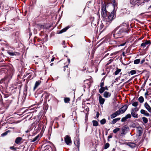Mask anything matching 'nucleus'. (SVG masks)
<instances>
[{
  "label": "nucleus",
  "mask_w": 151,
  "mask_h": 151,
  "mask_svg": "<svg viewBox=\"0 0 151 151\" xmlns=\"http://www.w3.org/2000/svg\"><path fill=\"white\" fill-rule=\"evenodd\" d=\"M114 15V12H112L106 19V21L108 22H110L115 18Z\"/></svg>",
  "instance_id": "f257e3e1"
},
{
  "label": "nucleus",
  "mask_w": 151,
  "mask_h": 151,
  "mask_svg": "<svg viewBox=\"0 0 151 151\" xmlns=\"http://www.w3.org/2000/svg\"><path fill=\"white\" fill-rule=\"evenodd\" d=\"M101 15L103 17H105L106 16V6L105 5L103 4L101 7Z\"/></svg>",
  "instance_id": "f03ea898"
},
{
  "label": "nucleus",
  "mask_w": 151,
  "mask_h": 151,
  "mask_svg": "<svg viewBox=\"0 0 151 151\" xmlns=\"http://www.w3.org/2000/svg\"><path fill=\"white\" fill-rule=\"evenodd\" d=\"M126 32V30H124V29H121L119 30L117 33L114 34V37L116 38H118L122 33Z\"/></svg>",
  "instance_id": "7ed1b4c3"
},
{
  "label": "nucleus",
  "mask_w": 151,
  "mask_h": 151,
  "mask_svg": "<svg viewBox=\"0 0 151 151\" xmlns=\"http://www.w3.org/2000/svg\"><path fill=\"white\" fill-rule=\"evenodd\" d=\"M65 142L68 145H70L71 143V140L70 137L68 135H66L65 138Z\"/></svg>",
  "instance_id": "20e7f679"
},
{
  "label": "nucleus",
  "mask_w": 151,
  "mask_h": 151,
  "mask_svg": "<svg viewBox=\"0 0 151 151\" xmlns=\"http://www.w3.org/2000/svg\"><path fill=\"white\" fill-rule=\"evenodd\" d=\"M128 108V106L126 105L122 107L119 110L121 114L124 113Z\"/></svg>",
  "instance_id": "39448f33"
},
{
  "label": "nucleus",
  "mask_w": 151,
  "mask_h": 151,
  "mask_svg": "<svg viewBox=\"0 0 151 151\" xmlns=\"http://www.w3.org/2000/svg\"><path fill=\"white\" fill-rule=\"evenodd\" d=\"M128 129V127L126 126L123 127L122 129L121 134H125L126 133V132L127 131Z\"/></svg>",
  "instance_id": "423d86ee"
},
{
  "label": "nucleus",
  "mask_w": 151,
  "mask_h": 151,
  "mask_svg": "<svg viewBox=\"0 0 151 151\" xmlns=\"http://www.w3.org/2000/svg\"><path fill=\"white\" fill-rule=\"evenodd\" d=\"M74 143L76 146L79 148L80 146V139L78 138H77L74 141Z\"/></svg>",
  "instance_id": "0eeeda50"
},
{
  "label": "nucleus",
  "mask_w": 151,
  "mask_h": 151,
  "mask_svg": "<svg viewBox=\"0 0 151 151\" xmlns=\"http://www.w3.org/2000/svg\"><path fill=\"white\" fill-rule=\"evenodd\" d=\"M99 100L101 105H102L104 104L105 101V99L102 98L100 95L99 97Z\"/></svg>",
  "instance_id": "6e6552de"
},
{
  "label": "nucleus",
  "mask_w": 151,
  "mask_h": 151,
  "mask_svg": "<svg viewBox=\"0 0 151 151\" xmlns=\"http://www.w3.org/2000/svg\"><path fill=\"white\" fill-rule=\"evenodd\" d=\"M140 113L146 116H150L149 114L147 111L144 109H141L140 110Z\"/></svg>",
  "instance_id": "1a4fd4ad"
},
{
  "label": "nucleus",
  "mask_w": 151,
  "mask_h": 151,
  "mask_svg": "<svg viewBox=\"0 0 151 151\" xmlns=\"http://www.w3.org/2000/svg\"><path fill=\"white\" fill-rule=\"evenodd\" d=\"M111 95V93L107 91H105L103 94L104 97L106 98L109 97H110Z\"/></svg>",
  "instance_id": "9d476101"
},
{
  "label": "nucleus",
  "mask_w": 151,
  "mask_h": 151,
  "mask_svg": "<svg viewBox=\"0 0 151 151\" xmlns=\"http://www.w3.org/2000/svg\"><path fill=\"white\" fill-rule=\"evenodd\" d=\"M131 114L132 116L134 118H137L138 117V115L136 112L134 111L133 110H131Z\"/></svg>",
  "instance_id": "9b49d317"
},
{
  "label": "nucleus",
  "mask_w": 151,
  "mask_h": 151,
  "mask_svg": "<svg viewBox=\"0 0 151 151\" xmlns=\"http://www.w3.org/2000/svg\"><path fill=\"white\" fill-rule=\"evenodd\" d=\"M8 54L10 55H19V53L17 52H9Z\"/></svg>",
  "instance_id": "f8f14e48"
},
{
  "label": "nucleus",
  "mask_w": 151,
  "mask_h": 151,
  "mask_svg": "<svg viewBox=\"0 0 151 151\" xmlns=\"http://www.w3.org/2000/svg\"><path fill=\"white\" fill-rule=\"evenodd\" d=\"M105 90H108L107 87L106 86L105 87H102L99 90V92L100 93H102L104 92Z\"/></svg>",
  "instance_id": "ddd939ff"
},
{
  "label": "nucleus",
  "mask_w": 151,
  "mask_h": 151,
  "mask_svg": "<svg viewBox=\"0 0 151 151\" xmlns=\"http://www.w3.org/2000/svg\"><path fill=\"white\" fill-rule=\"evenodd\" d=\"M41 83V81H37L35 83V86L34 88V90H35L36 88L39 86Z\"/></svg>",
  "instance_id": "4468645a"
},
{
  "label": "nucleus",
  "mask_w": 151,
  "mask_h": 151,
  "mask_svg": "<svg viewBox=\"0 0 151 151\" xmlns=\"http://www.w3.org/2000/svg\"><path fill=\"white\" fill-rule=\"evenodd\" d=\"M22 140V138L21 137H18L16 139L15 142L17 144H19Z\"/></svg>",
  "instance_id": "2eb2a0df"
},
{
  "label": "nucleus",
  "mask_w": 151,
  "mask_h": 151,
  "mask_svg": "<svg viewBox=\"0 0 151 151\" xmlns=\"http://www.w3.org/2000/svg\"><path fill=\"white\" fill-rule=\"evenodd\" d=\"M127 145L131 148H134L135 146V143L132 142H129L127 144Z\"/></svg>",
  "instance_id": "dca6fc26"
},
{
  "label": "nucleus",
  "mask_w": 151,
  "mask_h": 151,
  "mask_svg": "<svg viewBox=\"0 0 151 151\" xmlns=\"http://www.w3.org/2000/svg\"><path fill=\"white\" fill-rule=\"evenodd\" d=\"M120 118H117L114 119L111 122V124H115L117 121L120 120Z\"/></svg>",
  "instance_id": "f3484780"
},
{
  "label": "nucleus",
  "mask_w": 151,
  "mask_h": 151,
  "mask_svg": "<svg viewBox=\"0 0 151 151\" xmlns=\"http://www.w3.org/2000/svg\"><path fill=\"white\" fill-rule=\"evenodd\" d=\"M69 28V26H67L65 27L60 31L59 32L60 33H62L63 32H65Z\"/></svg>",
  "instance_id": "a211bd4d"
},
{
  "label": "nucleus",
  "mask_w": 151,
  "mask_h": 151,
  "mask_svg": "<svg viewBox=\"0 0 151 151\" xmlns=\"http://www.w3.org/2000/svg\"><path fill=\"white\" fill-rule=\"evenodd\" d=\"M138 101L141 103H142L144 102V99L142 96H140L138 98Z\"/></svg>",
  "instance_id": "6ab92c4d"
},
{
  "label": "nucleus",
  "mask_w": 151,
  "mask_h": 151,
  "mask_svg": "<svg viewBox=\"0 0 151 151\" xmlns=\"http://www.w3.org/2000/svg\"><path fill=\"white\" fill-rule=\"evenodd\" d=\"M92 122L94 126H96L98 125V122L96 120H93Z\"/></svg>",
  "instance_id": "aec40b11"
},
{
  "label": "nucleus",
  "mask_w": 151,
  "mask_h": 151,
  "mask_svg": "<svg viewBox=\"0 0 151 151\" xmlns=\"http://www.w3.org/2000/svg\"><path fill=\"white\" fill-rule=\"evenodd\" d=\"M142 120L143 122L145 123H146L148 122L147 119L145 117H143L142 118Z\"/></svg>",
  "instance_id": "412c9836"
},
{
  "label": "nucleus",
  "mask_w": 151,
  "mask_h": 151,
  "mask_svg": "<svg viewBox=\"0 0 151 151\" xmlns=\"http://www.w3.org/2000/svg\"><path fill=\"white\" fill-rule=\"evenodd\" d=\"M140 62V60L139 59H138L135 60L134 61V63L135 64H138Z\"/></svg>",
  "instance_id": "4be33fe9"
},
{
  "label": "nucleus",
  "mask_w": 151,
  "mask_h": 151,
  "mask_svg": "<svg viewBox=\"0 0 151 151\" xmlns=\"http://www.w3.org/2000/svg\"><path fill=\"white\" fill-rule=\"evenodd\" d=\"M120 129L119 128L117 127L113 130V132L114 133H116L117 132L119 131Z\"/></svg>",
  "instance_id": "5701e85b"
},
{
  "label": "nucleus",
  "mask_w": 151,
  "mask_h": 151,
  "mask_svg": "<svg viewBox=\"0 0 151 151\" xmlns=\"http://www.w3.org/2000/svg\"><path fill=\"white\" fill-rule=\"evenodd\" d=\"M106 120L105 119H103L100 121V123L101 124H104L106 123Z\"/></svg>",
  "instance_id": "b1692460"
},
{
  "label": "nucleus",
  "mask_w": 151,
  "mask_h": 151,
  "mask_svg": "<svg viewBox=\"0 0 151 151\" xmlns=\"http://www.w3.org/2000/svg\"><path fill=\"white\" fill-rule=\"evenodd\" d=\"M132 106H133L137 107L138 105V102H135L132 103Z\"/></svg>",
  "instance_id": "393cba45"
},
{
  "label": "nucleus",
  "mask_w": 151,
  "mask_h": 151,
  "mask_svg": "<svg viewBox=\"0 0 151 151\" xmlns=\"http://www.w3.org/2000/svg\"><path fill=\"white\" fill-rule=\"evenodd\" d=\"M121 71V69H118L114 73L115 75H116L119 74V73Z\"/></svg>",
  "instance_id": "a878e982"
},
{
  "label": "nucleus",
  "mask_w": 151,
  "mask_h": 151,
  "mask_svg": "<svg viewBox=\"0 0 151 151\" xmlns=\"http://www.w3.org/2000/svg\"><path fill=\"white\" fill-rule=\"evenodd\" d=\"M39 136L38 135H37V136H36L32 140V142H34L35 141H36L37 140H38V138H39Z\"/></svg>",
  "instance_id": "bb28decb"
},
{
  "label": "nucleus",
  "mask_w": 151,
  "mask_h": 151,
  "mask_svg": "<svg viewBox=\"0 0 151 151\" xmlns=\"http://www.w3.org/2000/svg\"><path fill=\"white\" fill-rule=\"evenodd\" d=\"M136 70H131L129 73H130L132 75H133L135 74L136 73Z\"/></svg>",
  "instance_id": "cd10ccee"
},
{
  "label": "nucleus",
  "mask_w": 151,
  "mask_h": 151,
  "mask_svg": "<svg viewBox=\"0 0 151 151\" xmlns=\"http://www.w3.org/2000/svg\"><path fill=\"white\" fill-rule=\"evenodd\" d=\"M139 110V109L137 107H135L134 108H132L131 110H133L134 111L136 112L137 111Z\"/></svg>",
  "instance_id": "c85d7f7f"
},
{
  "label": "nucleus",
  "mask_w": 151,
  "mask_h": 151,
  "mask_svg": "<svg viewBox=\"0 0 151 151\" xmlns=\"http://www.w3.org/2000/svg\"><path fill=\"white\" fill-rule=\"evenodd\" d=\"M70 100V99L69 98H65L64 99V102L65 103H68V102H69Z\"/></svg>",
  "instance_id": "c756f323"
},
{
  "label": "nucleus",
  "mask_w": 151,
  "mask_h": 151,
  "mask_svg": "<svg viewBox=\"0 0 151 151\" xmlns=\"http://www.w3.org/2000/svg\"><path fill=\"white\" fill-rule=\"evenodd\" d=\"M109 144L108 143H106L105 144L104 148L105 149H106L108 148L109 147Z\"/></svg>",
  "instance_id": "7c9ffc66"
},
{
  "label": "nucleus",
  "mask_w": 151,
  "mask_h": 151,
  "mask_svg": "<svg viewBox=\"0 0 151 151\" xmlns=\"http://www.w3.org/2000/svg\"><path fill=\"white\" fill-rule=\"evenodd\" d=\"M114 113L116 115V116L121 114L119 110L115 111Z\"/></svg>",
  "instance_id": "2f4dec72"
},
{
  "label": "nucleus",
  "mask_w": 151,
  "mask_h": 151,
  "mask_svg": "<svg viewBox=\"0 0 151 151\" xmlns=\"http://www.w3.org/2000/svg\"><path fill=\"white\" fill-rule=\"evenodd\" d=\"M104 81L103 80H102L101 81V83H100V87H102L104 86Z\"/></svg>",
  "instance_id": "473e14b6"
},
{
  "label": "nucleus",
  "mask_w": 151,
  "mask_h": 151,
  "mask_svg": "<svg viewBox=\"0 0 151 151\" xmlns=\"http://www.w3.org/2000/svg\"><path fill=\"white\" fill-rule=\"evenodd\" d=\"M116 115L114 113L111 115V119H113L116 117Z\"/></svg>",
  "instance_id": "72a5a7b5"
},
{
  "label": "nucleus",
  "mask_w": 151,
  "mask_h": 151,
  "mask_svg": "<svg viewBox=\"0 0 151 151\" xmlns=\"http://www.w3.org/2000/svg\"><path fill=\"white\" fill-rule=\"evenodd\" d=\"M125 117L127 119L130 118L131 117V115L130 114H128L125 116Z\"/></svg>",
  "instance_id": "f704fd0d"
},
{
  "label": "nucleus",
  "mask_w": 151,
  "mask_h": 151,
  "mask_svg": "<svg viewBox=\"0 0 151 151\" xmlns=\"http://www.w3.org/2000/svg\"><path fill=\"white\" fill-rule=\"evenodd\" d=\"M8 132H9V131H7L4 132V133H3L2 134L1 136H6V135L7 134Z\"/></svg>",
  "instance_id": "c9c22d12"
},
{
  "label": "nucleus",
  "mask_w": 151,
  "mask_h": 151,
  "mask_svg": "<svg viewBox=\"0 0 151 151\" xmlns=\"http://www.w3.org/2000/svg\"><path fill=\"white\" fill-rule=\"evenodd\" d=\"M127 119L126 118V117L125 116V117L122 118V119L121 121L122 122H124Z\"/></svg>",
  "instance_id": "e433bc0d"
},
{
  "label": "nucleus",
  "mask_w": 151,
  "mask_h": 151,
  "mask_svg": "<svg viewBox=\"0 0 151 151\" xmlns=\"http://www.w3.org/2000/svg\"><path fill=\"white\" fill-rule=\"evenodd\" d=\"M138 133L139 136H140L142 133V131L140 130H138Z\"/></svg>",
  "instance_id": "4c0bfd02"
},
{
  "label": "nucleus",
  "mask_w": 151,
  "mask_h": 151,
  "mask_svg": "<svg viewBox=\"0 0 151 151\" xmlns=\"http://www.w3.org/2000/svg\"><path fill=\"white\" fill-rule=\"evenodd\" d=\"M141 46L143 48H145L146 46V44L145 43H142L141 45Z\"/></svg>",
  "instance_id": "58836bf2"
},
{
  "label": "nucleus",
  "mask_w": 151,
  "mask_h": 151,
  "mask_svg": "<svg viewBox=\"0 0 151 151\" xmlns=\"http://www.w3.org/2000/svg\"><path fill=\"white\" fill-rule=\"evenodd\" d=\"M10 148L14 150H16V148L14 146L10 147Z\"/></svg>",
  "instance_id": "ea45409f"
},
{
  "label": "nucleus",
  "mask_w": 151,
  "mask_h": 151,
  "mask_svg": "<svg viewBox=\"0 0 151 151\" xmlns=\"http://www.w3.org/2000/svg\"><path fill=\"white\" fill-rule=\"evenodd\" d=\"M108 141H109V139H110V138H111L112 137V136L111 135H109V136H108Z\"/></svg>",
  "instance_id": "a19ab883"
},
{
  "label": "nucleus",
  "mask_w": 151,
  "mask_h": 151,
  "mask_svg": "<svg viewBox=\"0 0 151 151\" xmlns=\"http://www.w3.org/2000/svg\"><path fill=\"white\" fill-rule=\"evenodd\" d=\"M99 113L98 112H97L96 114V116L97 118H98L99 117Z\"/></svg>",
  "instance_id": "79ce46f5"
},
{
  "label": "nucleus",
  "mask_w": 151,
  "mask_h": 151,
  "mask_svg": "<svg viewBox=\"0 0 151 151\" xmlns=\"http://www.w3.org/2000/svg\"><path fill=\"white\" fill-rule=\"evenodd\" d=\"M148 92L147 91L145 93V96H146V97H147V96H148Z\"/></svg>",
  "instance_id": "37998d69"
},
{
  "label": "nucleus",
  "mask_w": 151,
  "mask_h": 151,
  "mask_svg": "<svg viewBox=\"0 0 151 151\" xmlns=\"http://www.w3.org/2000/svg\"><path fill=\"white\" fill-rule=\"evenodd\" d=\"M117 52H114V53L111 54V55H116L117 54Z\"/></svg>",
  "instance_id": "c03bdc74"
},
{
  "label": "nucleus",
  "mask_w": 151,
  "mask_h": 151,
  "mask_svg": "<svg viewBox=\"0 0 151 151\" xmlns=\"http://www.w3.org/2000/svg\"><path fill=\"white\" fill-rule=\"evenodd\" d=\"M29 116V119H30V118H32V116L31 115H30H30H27V117H28Z\"/></svg>",
  "instance_id": "a18cd8bd"
},
{
  "label": "nucleus",
  "mask_w": 151,
  "mask_h": 151,
  "mask_svg": "<svg viewBox=\"0 0 151 151\" xmlns=\"http://www.w3.org/2000/svg\"><path fill=\"white\" fill-rule=\"evenodd\" d=\"M145 61V60L144 59H143L141 61V63L142 64Z\"/></svg>",
  "instance_id": "49530a36"
},
{
  "label": "nucleus",
  "mask_w": 151,
  "mask_h": 151,
  "mask_svg": "<svg viewBox=\"0 0 151 151\" xmlns=\"http://www.w3.org/2000/svg\"><path fill=\"white\" fill-rule=\"evenodd\" d=\"M145 43L146 45H147L150 43V42H149V41H147L146 42H145Z\"/></svg>",
  "instance_id": "de8ad7c7"
},
{
  "label": "nucleus",
  "mask_w": 151,
  "mask_h": 151,
  "mask_svg": "<svg viewBox=\"0 0 151 151\" xmlns=\"http://www.w3.org/2000/svg\"><path fill=\"white\" fill-rule=\"evenodd\" d=\"M45 96L47 97H48L49 96V94L48 93H46L45 94Z\"/></svg>",
  "instance_id": "09e8293b"
},
{
  "label": "nucleus",
  "mask_w": 151,
  "mask_h": 151,
  "mask_svg": "<svg viewBox=\"0 0 151 151\" xmlns=\"http://www.w3.org/2000/svg\"><path fill=\"white\" fill-rule=\"evenodd\" d=\"M54 59H55V58H52L51 59V62H52V61H53L54 60Z\"/></svg>",
  "instance_id": "8fccbe9b"
},
{
  "label": "nucleus",
  "mask_w": 151,
  "mask_h": 151,
  "mask_svg": "<svg viewBox=\"0 0 151 151\" xmlns=\"http://www.w3.org/2000/svg\"><path fill=\"white\" fill-rule=\"evenodd\" d=\"M68 62L69 63H70V60L69 59H68Z\"/></svg>",
  "instance_id": "3c124183"
},
{
  "label": "nucleus",
  "mask_w": 151,
  "mask_h": 151,
  "mask_svg": "<svg viewBox=\"0 0 151 151\" xmlns=\"http://www.w3.org/2000/svg\"><path fill=\"white\" fill-rule=\"evenodd\" d=\"M29 75V76H31L30 74V73H28L27 74H26V76L28 75V76Z\"/></svg>",
  "instance_id": "603ef678"
},
{
  "label": "nucleus",
  "mask_w": 151,
  "mask_h": 151,
  "mask_svg": "<svg viewBox=\"0 0 151 151\" xmlns=\"http://www.w3.org/2000/svg\"><path fill=\"white\" fill-rule=\"evenodd\" d=\"M28 111V109H26V110H25V111H24V112H23V113H25V112H27Z\"/></svg>",
  "instance_id": "864d4df0"
},
{
  "label": "nucleus",
  "mask_w": 151,
  "mask_h": 151,
  "mask_svg": "<svg viewBox=\"0 0 151 151\" xmlns=\"http://www.w3.org/2000/svg\"><path fill=\"white\" fill-rule=\"evenodd\" d=\"M125 44V43H124V44L121 45V46H124V45Z\"/></svg>",
  "instance_id": "5fc2aeb1"
},
{
  "label": "nucleus",
  "mask_w": 151,
  "mask_h": 151,
  "mask_svg": "<svg viewBox=\"0 0 151 151\" xmlns=\"http://www.w3.org/2000/svg\"><path fill=\"white\" fill-rule=\"evenodd\" d=\"M29 132V130H27V131H26V132L27 133H28V132Z\"/></svg>",
  "instance_id": "6e6d98bb"
},
{
  "label": "nucleus",
  "mask_w": 151,
  "mask_h": 151,
  "mask_svg": "<svg viewBox=\"0 0 151 151\" xmlns=\"http://www.w3.org/2000/svg\"><path fill=\"white\" fill-rule=\"evenodd\" d=\"M122 81H124V79H122Z\"/></svg>",
  "instance_id": "4d7b16f0"
},
{
  "label": "nucleus",
  "mask_w": 151,
  "mask_h": 151,
  "mask_svg": "<svg viewBox=\"0 0 151 151\" xmlns=\"http://www.w3.org/2000/svg\"><path fill=\"white\" fill-rule=\"evenodd\" d=\"M53 64V63H51V64H50V65H51V66H52V65Z\"/></svg>",
  "instance_id": "13d9d810"
},
{
  "label": "nucleus",
  "mask_w": 151,
  "mask_h": 151,
  "mask_svg": "<svg viewBox=\"0 0 151 151\" xmlns=\"http://www.w3.org/2000/svg\"><path fill=\"white\" fill-rule=\"evenodd\" d=\"M30 76H28V78H30Z\"/></svg>",
  "instance_id": "bf43d9fd"
},
{
  "label": "nucleus",
  "mask_w": 151,
  "mask_h": 151,
  "mask_svg": "<svg viewBox=\"0 0 151 151\" xmlns=\"http://www.w3.org/2000/svg\"><path fill=\"white\" fill-rule=\"evenodd\" d=\"M107 134V132H106V135Z\"/></svg>",
  "instance_id": "052dcab7"
},
{
  "label": "nucleus",
  "mask_w": 151,
  "mask_h": 151,
  "mask_svg": "<svg viewBox=\"0 0 151 151\" xmlns=\"http://www.w3.org/2000/svg\"><path fill=\"white\" fill-rule=\"evenodd\" d=\"M151 85V83H150V84H149V85H150H150Z\"/></svg>",
  "instance_id": "680f3d73"
},
{
  "label": "nucleus",
  "mask_w": 151,
  "mask_h": 151,
  "mask_svg": "<svg viewBox=\"0 0 151 151\" xmlns=\"http://www.w3.org/2000/svg\"><path fill=\"white\" fill-rule=\"evenodd\" d=\"M49 100H50V99H48V101H49Z\"/></svg>",
  "instance_id": "e2e57ef3"
},
{
  "label": "nucleus",
  "mask_w": 151,
  "mask_h": 151,
  "mask_svg": "<svg viewBox=\"0 0 151 151\" xmlns=\"http://www.w3.org/2000/svg\"><path fill=\"white\" fill-rule=\"evenodd\" d=\"M63 42H65L64 41H63Z\"/></svg>",
  "instance_id": "0e129e2a"
}]
</instances>
